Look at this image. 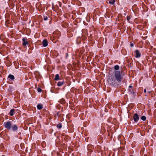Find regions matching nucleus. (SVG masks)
Instances as JSON below:
<instances>
[{
	"mask_svg": "<svg viewBox=\"0 0 156 156\" xmlns=\"http://www.w3.org/2000/svg\"><path fill=\"white\" fill-rule=\"evenodd\" d=\"M122 79L120 72L115 71L114 75L110 76L108 80V83L110 85L115 87L119 83Z\"/></svg>",
	"mask_w": 156,
	"mask_h": 156,
	"instance_id": "obj_1",
	"label": "nucleus"
},
{
	"mask_svg": "<svg viewBox=\"0 0 156 156\" xmlns=\"http://www.w3.org/2000/svg\"><path fill=\"white\" fill-rule=\"evenodd\" d=\"M4 125L5 128L8 129H10L12 126V122L10 121L5 122L4 123Z\"/></svg>",
	"mask_w": 156,
	"mask_h": 156,
	"instance_id": "obj_2",
	"label": "nucleus"
},
{
	"mask_svg": "<svg viewBox=\"0 0 156 156\" xmlns=\"http://www.w3.org/2000/svg\"><path fill=\"white\" fill-rule=\"evenodd\" d=\"M135 52L136 54V55L135 57L136 58H138L140 57L141 54L139 52V51L138 50H136Z\"/></svg>",
	"mask_w": 156,
	"mask_h": 156,
	"instance_id": "obj_3",
	"label": "nucleus"
},
{
	"mask_svg": "<svg viewBox=\"0 0 156 156\" xmlns=\"http://www.w3.org/2000/svg\"><path fill=\"white\" fill-rule=\"evenodd\" d=\"M139 119V115L137 114H135L133 116V119L134 121L136 122Z\"/></svg>",
	"mask_w": 156,
	"mask_h": 156,
	"instance_id": "obj_4",
	"label": "nucleus"
},
{
	"mask_svg": "<svg viewBox=\"0 0 156 156\" xmlns=\"http://www.w3.org/2000/svg\"><path fill=\"white\" fill-rule=\"evenodd\" d=\"M65 83V81L62 80L58 82L57 83V86L60 87L63 85Z\"/></svg>",
	"mask_w": 156,
	"mask_h": 156,
	"instance_id": "obj_5",
	"label": "nucleus"
},
{
	"mask_svg": "<svg viewBox=\"0 0 156 156\" xmlns=\"http://www.w3.org/2000/svg\"><path fill=\"white\" fill-rule=\"evenodd\" d=\"M48 44V42L47 39H44L43 41V45L44 47H46Z\"/></svg>",
	"mask_w": 156,
	"mask_h": 156,
	"instance_id": "obj_6",
	"label": "nucleus"
},
{
	"mask_svg": "<svg viewBox=\"0 0 156 156\" xmlns=\"http://www.w3.org/2000/svg\"><path fill=\"white\" fill-rule=\"evenodd\" d=\"M22 41H23V44L24 46H26L28 44V42L27 41V39L24 38L22 39Z\"/></svg>",
	"mask_w": 156,
	"mask_h": 156,
	"instance_id": "obj_7",
	"label": "nucleus"
},
{
	"mask_svg": "<svg viewBox=\"0 0 156 156\" xmlns=\"http://www.w3.org/2000/svg\"><path fill=\"white\" fill-rule=\"evenodd\" d=\"M12 129L13 131H16L18 129L17 126L16 125H12Z\"/></svg>",
	"mask_w": 156,
	"mask_h": 156,
	"instance_id": "obj_8",
	"label": "nucleus"
},
{
	"mask_svg": "<svg viewBox=\"0 0 156 156\" xmlns=\"http://www.w3.org/2000/svg\"><path fill=\"white\" fill-rule=\"evenodd\" d=\"M15 109H12L9 112V115L10 116H12L14 115Z\"/></svg>",
	"mask_w": 156,
	"mask_h": 156,
	"instance_id": "obj_9",
	"label": "nucleus"
},
{
	"mask_svg": "<svg viewBox=\"0 0 156 156\" xmlns=\"http://www.w3.org/2000/svg\"><path fill=\"white\" fill-rule=\"evenodd\" d=\"M37 107L38 109L41 110L42 108L43 105L42 104H38L37 105Z\"/></svg>",
	"mask_w": 156,
	"mask_h": 156,
	"instance_id": "obj_10",
	"label": "nucleus"
},
{
	"mask_svg": "<svg viewBox=\"0 0 156 156\" xmlns=\"http://www.w3.org/2000/svg\"><path fill=\"white\" fill-rule=\"evenodd\" d=\"M109 1V3L111 5H113L114 4V2H115V0H108Z\"/></svg>",
	"mask_w": 156,
	"mask_h": 156,
	"instance_id": "obj_11",
	"label": "nucleus"
},
{
	"mask_svg": "<svg viewBox=\"0 0 156 156\" xmlns=\"http://www.w3.org/2000/svg\"><path fill=\"white\" fill-rule=\"evenodd\" d=\"M8 77L11 80H14L15 79L13 75L10 74L8 76Z\"/></svg>",
	"mask_w": 156,
	"mask_h": 156,
	"instance_id": "obj_12",
	"label": "nucleus"
},
{
	"mask_svg": "<svg viewBox=\"0 0 156 156\" xmlns=\"http://www.w3.org/2000/svg\"><path fill=\"white\" fill-rule=\"evenodd\" d=\"M59 75L58 74H57L55 75V77L54 79V80H57L59 79Z\"/></svg>",
	"mask_w": 156,
	"mask_h": 156,
	"instance_id": "obj_13",
	"label": "nucleus"
},
{
	"mask_svg": "<svg viewBox=\"0 0 156 156\" xmlns=\"http://www.w3.org/2000/svg\"><path fill=\"white\" fill-rule=\"evenodd\" d=\"M56 126L57 127L61 129L62 127V124L61 123H59L57 124Z\"/></svg>",
	"mask_w": 156,
	"mask_h": 156,
	"instance_id": "obj_14",
	"label": "nucleus"
},
{
	"mask_svg": "<svg viewBox=\"0 0 156 156\" xmlns=\"http://www.w3.org/2000/svg\"><path fill=\"white\" fill-rule=\"evenodd\" d=\"M119 66L118 65H116L114 67V69L115 70H118L119 69Z\"/></svg>",
	"mask_w": 156,
	"mask_h": 156,
	"instance_id": "obj_15",
	"label": "nucleus"
},
{
	"mask_svg": "<svg viewBox=\"0 0 156 156\" xmlns=\"http://www.w3.org/2000/svg\"><path fill=\"white\" fill-rule=\"evenodd\" d=\"M60 102L61 104H64L65 102V100L63 99H61L60 100Z\"/></svg>",
	"mask_w": 156,
	"mask_h": 156,
	"instance_id": "obj_16",
	"label": "nucleus"
},
{
	"mask_svg": "<svg viewBox=\"0 0 156 156\" xmlns=\"http://www.w3.org/2000/svg\"><path fill=\"white\" fill-rule=\"evenodd\" d=\"M129 93L131 94H134V92L133 91V90L131 89H129Z\"/></svg>",
	"mask_w": 156,
	"mask_h": 156,
	"instance_id": "obj_17",
	"label": "nucleus"
},
{
	"mask_svg": "<svg viewBox=\"0 0 156 156\" xmlns=\"http://www.w3.org/2000/svg\"><path fill=\"white\" fill-rule=\"evenodd\" d=\"M141 119L143 120H144V121L146 120V117L145 116H143L141 117Z\"/></svg>",
	"mask_w": 156,
	"mask_h": 156,
	"instance_id": "obj_18",
	"label": "nucleus"
},
{
	"mask_svg": "<svg viewBox=\"0 0 156 156\" xmlns=\"http://www.w3.org/2000/svg\"><path fill=\"white\" fill-rule=\"evenodd\" d=\"M48 17L47 16H44V20L46 21L47 20H48Z\"/></svg>",
	"mask_w": 156,
	"mask_h": 156,
	"instance_id": "obj_19",
	"label": "nucleus"
},
{
	"mask_svg": "<svg viewBox=\"0 0 156 156\" xmlns=\"http://www.w3.org/2000/svg\"><path fill=\"white\" fill-rule=\"evenodd\" d=\"M37 90L38 92H41V89L40 88H38Z\"/></svg>",
	"mask_w": 156,
	"mask_h": 156,
	"instance_id": "obj_20",
	"label": "nucleus"
},
{
	"mask_svg": "<svg viewBox=\"0 0 156 156\" xmlns=\"http://www.w3.org/2000/svg\"><path fill=\"white\" fill-rule=\"evenodd\" d=\"M130 17L129 16H127V20L128 21H129V20L130 19Z\"/></svg>",
	"mask_w": 156,
	"mask_h": 156,
	"instance_id": "obj_21",
	"label": "nucleus"
},
{
	"mask_svg": "<svg viewBox=\"0 0 156 156\" xmlns=\"http://www.w3.org/2000/svg\"><path fill=\"white\" fill-rule=\"evenodd\" d=\"M129 87L130 88H133V87L132 86L130 85L129 86Z\"/></svg>",
	"mask_w": 156,
	"mask_h": 156,
	"instance_id": "obj_22",
	"label": "nucleus"
},
{
	"mask_svg": "<svg viewBox=\"0 0 156 156\" xmlns=\"http://www.w3.org/2000/svg\"><path fill=\"white\" fill-rule=\"evenodd\" d=\"M144 92H145V93H146V89H145L144 90Z\"/></svg>",
	"mask_w": 156,
	"mask_h": 156,
	"instance_id": "obj_23",
	"label": "nucleus"
},
{
	"mask_svg": "<svg viewBox=\"0 0 156 156\" xmlns=\"http://www.w3.org/2000/svg\"><path fill=\"white\" fill-rule=\"evenodd\" d=\"M133 44H131V47L133 46Z\"/></svg>",
	"mask_w": 156,
	"mask_h": 156,
	"instance_id": "obj_24",
	"label": "nucleus"
},
{
	"mask_svg": "<svg viewBox=\"0 0 156 156\" xmlns=\"http://www.w3.org/2000/svg\"><path fill=\"white\" fill-rule=\"evenodd\" d=\"M59 105H58L57 106V108H58V107H59Z\"/></svg>",
	"mask_w": 156,
	"mask_h": 156,
	"instance_id": "obj_25",
	"label": "nucleus"
},
{
	"mask_svg": "<svg viewBox=\"0 0 156 156\" xmlns=\"http://www.w3.org/2000/svg\"><path fill=\"white\" fill-rule=\"evenodd\" d=\"M57 115H59V113H57Z\"/></svg>",
	"mask_w": 156,
	"mask_h": 156,
	"instance_id": "obj_26",
	"label": "nucleus"
},
{
	"mask_svg": "<svg viewBox=\"0 0 156 156\" xmlns=\"http://www.w3.org/2000/svg\"><path fill=\"white\" fill-rule=\"evenodd\" d=\"M148 93H150V91H148Z\"/></svg>",
	"mask_w": 156,
	"mask_h": 156,
	"instance_id": "obj_27",
	"label": "nucleus"
},
{
	"mask_svg": "<svg viewBox=\"0 0 156 156\" xmlns=\"http://www.w3.org/2000/svg\"><path fill=\"white\" fill-rule=\"evenodd\" d=\"M130 156H131V155H130Z\"/></svg>",
	"mask_w": 156,
	"mask_h": 156,
	"instance_id": "obj_28",
	"label": "nucleus"
}]
</instances>
